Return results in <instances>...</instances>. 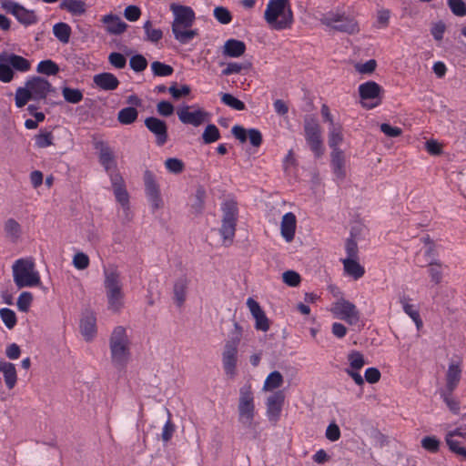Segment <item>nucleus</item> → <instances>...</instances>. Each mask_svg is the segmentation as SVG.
I'll return each mask as SVG.
<instances>
[{
    "instance_id": "1",
    "label": "nucleus",
    "mask_w": 466,
    "mask_h": 466,
    "mask_svg": "<svg viewBox=\"0 0 466 466\" xmlns=\"http://www.w3.org/2000/svg\"><path fill=\"white\" fill-rule=\"evenodd\" d=\"M170 10L174 15L171 27L176 40L186 45L198 35L197 29H191L196 19L191 7L173 3L170 5Z\"/></svg>"
},
{
    "instance_id": "2",
    "label": "nucleus",
    "mask_w": 466,
    "mask_h": 466,
    "mask_svg": "<svg viewBox=\"0 0 466 466\" xmlns=\"http://www.w3.org/2000/svg\"><path fill=\"white\" fill-rule=\"evenodd\" d=\"M131 339L127 329L123 326L114 328L109 337V350L112 364L117 369H123L130 360Z\"/></svg>"
},
{
    "instance_id": "3",
    "label": "nucleus",
    "mask_w": 466,
    "mask_h": 466,
    "mask_svg": "<svg viewBox=\"0 0 466 466\" xmlns=\"http://www.w3.org/2000/svg\"><path fill=\"white\" fill-rule=\"evenodd\" d=\"M264 18L271 29L290 28L293 24V12L289 0H269L264 13Z\"/></svg>"
},
{
    "instance_id": "4",
    "label": "nucleus",
    "mask_w": 466,
    "mask_h": 466,
    "mask_svg": "<svg viewBox=\"0 0 466 466\" xmlns=\"http://www.w3.org/2000/svg\"><path fill=\"white\" fill-rule=\"evenodd\" d=\"M104 276L107 308L113 312H119L124 306V292L120 273L116 266H109L104 268Z\"/></svg>"
},
{
    "instance_id": "5",
    "label": "nucleus",
    "mask_w": 466,
    "mask_h": 466,
    "mask_svg": "<svg viewBox=\"0 0 466 466\" xmlns=\"http://www.w3.org/2000/svg\"><path fill=\"white\" fill-rule=\"evenodd\" d=\"M13 279L18 289L41 284L39 272L32 258H19L12 266Z\"/></svg>"
},
{
    "instance_id": "6",
    "label": "nucleus",
    "mask_w": 466,
    "mask_h": 466,
    "mask_svg": "<svg viewBox=\"0 0 466 466\" xmlns=\"http://www.w3.org/2000/svg\"><path fill=\"white\" fill-rule=\"evenodd\" d=\"M243 329L238 323L234 322V329L230 333L229 339L226 341L222 352V363L226 375L233 379L237 374L238 348L242 339Z\"/></svg>"
},
{
    "instance_id": "7",
    "label": "nucleus",
    "mask_w": 466,
    "mask_h": 466,
    "mask_svg": "<svg viewBox=\"0 0 466 466\" xmlns=\"http://www.w3.org/2000/svg\"><path fill=\"white\" fill-rule=\"evenodd\" d=\"M222 218L219 234L223 239V245L228 247L233 243L237 221L238 218V204L234 200H227L221 205Z\"/></svg>"
},
{
    "instance_id": "8",
    "label": "nucleus",
    "mask_w": 466,
    "mask_h": 466,
    "mask_svg": "<svg viewBox=\"0 0 466 466\" xmlns=\"http://www.w3.org/2000/svg\"><path fill=\"white\" fill-rule=\"evenodd\" d=\"M238 421L247 429L255 430L257 423L255 418L254 394L250 385H244L239 390L238 405Z\"/></svg>"
},
{
    "instance_id": "9",
    "label": "nucleus",
    "mask_w": 466,
    "mask_h": 466,
    "mask_svg": "<svg viewBox=\"0 0 466 466\" xmlns=\"http://www.w3.org/2000/svg\"><path fill=\"white\" fill-rule=\"evenodd\" d=\"M305 137L310 149L316 157L323 154V143L321 139L320 127L314 118H306L304 124Z\"/></svg>"
},
{
    "instance_id": "10",
    "label": "nucleus",
    "mask_w": 466,
    "mask_h": 466,
    "mask_svg": "<svg viewBox=\"0 0 466 466\" xmlns=\"http://www.w3.org/2000/svg\"><path fill=\"white\" fill-rule=\"evenodd\" d=\"M331 311L350 325H355L360 321V312L356 306L344 299H339L333 303Z\"/></svg>"
},
{
    "instance_id": "11",
    "label": "nucleus",
    "mask_w": 466,
    "mask_h": 466,
    "mask_svg": "<svg viewBox=\"0 0 466 466\" xmlns=\"http://www.w3.org/2000/svg\"><path fill=\"white\" fill-rule=\"evenodd\" d=\"M110 180L116 201L122 206L127 217L129 213V194L127 191L123 177L118 173H111Z\"/></svg>"
},
{
    "instance_id": "12",
    "label": "nucleus",
    "mask_w": 466,
    "mask_h": 466,
    "mask_svg": "<svg viewBox=\"0 0 466 466\" xmlns=\"http://www.w3.org/2000/svg\"><path fill=\"white\" fill-rule=\"evenodd\" d=\"M445 441L451 452L466 460V432L460 429L449 431Z\"/></svg>"
},
{
    "instance_id": "13",
    "label": "nucleus",
    "mask_w": 466,
    "mask_h": 466,
    "mask_svg": "<svg viewBox=\"0 0 466 466\" xmlns=\"http://www.w3.org/2000/svg\"><path fill=\"white\" fill-rule=\"evenodd\" d=\"M25 84L33 96V100L46 99L49 93L55 92L51 83L41 76H34Z\"/></svg>"
},
{
    "instance_id": "14",
    "label": "nucleus",
    "mask_w": 466,
    "mask_h": 466,
    "mask_svg": "<svg viewBox=\"0 0 466 466\" xmlns=\"http://www.w3.org/2000/svg\"><path fill=\"white\" fill-rule=\"evenodd\" d=\"M462 377V360H451L445 372V386L442 390H455Z\"/></svg>"
},
{
    "instance_id": "15",
    "label": "nucleus",
    "mask_w": 466,
    "mask_h": 466,
    "mask_svg": "<svg viewBox=\"0 0 466 466\" xmlns=\"http://www.w3.org/2000/svg\"><path fill=\"white\" fill-rule=\"evenodd\" d=\"M144 183L146 194L154 209H158L162 207V199L160 197L159 186L156 181L154 174L146 170L144 173Z\"/></svg>"
},
{
    "instance_id": "16",
    "label": "nucleus",
    "mask_w": 466,
    "mask_h": 466,
    "mask_svg": "<svg viewBox=\"0 0 466 466\" xmlns=\"http://www.w3.org/2000/svg\"><path fill=\"white\" fill-rule=\"evenodd\" d=\"M95 148L99 153V162L105 167L108 175L116 173V162L111 147L105 141L98 140L94 143Z\"/></svg>"
},
{
    "instance_id": "17",
    "label": "nucleus",
    "mask_w": 466,
    "mask_h": 466,
    "mask_svg": "<svg viewBox=\"0 0 466 466\" xmlns=\"http://www.w3.org/2000/svg\"><path fill=\"white\" fill-rule=\"evenodd\" d=\"M145 126L156 136V142L158 146H163L167 143L168 138L167 126L164 120L149 116L145 119Z\"/></svg>"
},
{
    "instance_id": "18",
    "label": "nucleus",
    "mask_w": 466,
    "mask_h": 466,
    "mask_svg": "<svg viewBox=\"0 0 466 466\" xmlns=\"http://www.w3.org/2000/svg\"><path fill=\"white\" fill-rule=\"evenodd\" d=\"M191 106H184L178 108L177 114L178 116L179 120L183 124L193 125L194 127H198L206 121V117L208 113L202 109H197L195 111H189Z\"/></svg>"
},
{
    "instance_id": "19",
    "label": "nucleus",
    "mask_w": 466,
    "mask_h": 466,
    "mask_svg": "<svg viewBox=\"0 0 466 466\" xmlns=\"http://www.w3.org/2000/svg\"><path fill=\"white\" fill-rule=\"evenodd\" d=\"M247 306L255 319V328L258 330L268 331L269 329V319L266 316L260 305L252 298L247 300Z\"/></svg>"
},
{
    "instance_id": "20",
    "label": "nucleus",
    "mask_w": 466,
    "mask_h": 466,
    "mask_svg": "<svg viewBox=\"0 0 466 466\" xmlns=\"http://www.w3.org/2000/svg\"><path fill=\"white\" fill-rule=\"evenodd\" d=\"M284 402V395L278 391L267 400V414L269 420L276 423L279 418L281 407Z\"/></svg>"
},
{
    "instance_id": "21",
    "label": "nucleus",
    "mask_w": 466,
    "mask_h": 466,
    "mask_svg": "<svg viewBox=\"0 0 466 466\" xmlns=\"http://www.w3.org/2000/svg\"><path fill=\"white\" fill-rule=\"evenodd\" d=\"M93 82L98 88L105 91H113L119 86V80L117 77L108 72L95 75Z\"/></svg>"
},
{
    "instance_id": "22",
    "label": "nucleus",
    "mask_w": 466,
    "mask_h": 466,
    "mask_svg": "<svg viewBox=\"0 0 466 466\" xmlns=\"http://www.w3.org/2000/svg\"><path fill=\"white\" fill-rule=\"evenodd\" d=\"M297 227L296 216L292 212L286 213L281 219L280 230L281 236L287 242L293 240Z\"/></svg>"
},
{
    "instance_id": "23",
    "label": "nucleus",
    "mask_w": 466,
    "mask_h": 466,
    "mask_svg": "<svg viewBox=\"0 0 466 466\" xmlns=\"http://www.w3.org/2000/svg\"><path fill=\"white\" fill-rule=\"evenodd\" d=\"M331 166L333 173L338 179H344L346 177L345 156L341 149H335L331 152Z\"/></svg>"
},
{
    "instance_id": "24",
    "label": "nucleus",
    "mask_w": 466,
    "mask_h": 466,
    "mask_svg": "<svg viewBox=\"0 0 466 466\" xmlns=\"http://www.w3.org/2000/svg\"><path fill=\"white\" fill-rule=\"evenodd\" d=\"M382 91L381 86L374 81H368L359 86L360 96L363 100L380 98Z\"/></svg>"
},
{
    "instance_id": "25",
    "label": "nucleus",
    "mask_w": 466,
    "mask_h": 466,
    "mask_svg": "<svg viewBox=\"0 0 466 466\" xmlns=\"http://www.w3.org/2000/svg\"><path fill=\"white\" fill-rule=\"evenodd\" d=\"M80 330L86 340L92 339L96 333V319L92 312H87L81 319Z\"/></svg>"
},
{
    "instance_id": "26",
    "label": "nucleus",
    "mask_w": 466,
    "mask_h": 466,
    "mask_svg": "<svg viewBox=\"0 0 466 466\" xmlns=\"http://www.w3.org/2000/svg\"><path fill=\"white\" fill-rule=\"evenodd\" d=\"M5 58V62L9 63L11 68L20 72H27L31 68V63L25 57L8 52H2Z\"/></svg>"
},
{
    "instance_id": "27",
    "label": "nucleus",
    "mask_w": 466,
    "mask_h": 466,
    "mask_svg": "<svg viewBox=\"0 0 466 466\" xmlns=\"http://www.w3.org/2000/svg\"><path fill=\"white\" fill-rule=\"evenodd\" d=\"M102 22L106 25V31L113 35L122 34L127 26V25L123 22L119 16L114 15H106L103 16Z\"/></svg>"
},
{
    "instance_id": "28",
    "label": "nucleus",
    "mask_w": 466,
    "mask_h": 466,
    "mask_svg": "<svg viewBox=\"0 0 466 466\" xmlns=\"http://www.w3.org/2000/svg\"><path fill=\"white\" fill-rule=\"evenodd\" d=\"M188 283V279L186 276H182L178 278L174 284V300L178 307H181L186 300Z\"/></svg>"
},
{
    "instance_id": "29",
    "label": "nucleus",
    "mask_w": 466,
    "mask_h": 466,
    "mask_svg": "<svg viewBox=\"0 0 466 466\" xmlns=\"http://www.w3.org/2000/svg\"><path fill=\"white\" fill-rule=\"evenodd\" d=\"M246 51V45L244 42L236 40V39H229L225 42L224 44V50L223 53L225 56L229 57H239L242 56Z\"/></svg>"
},
{
    "instance_id": "30",
    "label": "nucleus",
    "mask_w": 466,
    "mask_h": 466,
    "mask_svg": "<svg viewBox=\"0 0 466 466\" xmlns=\"http://www.w3.org/2000/svg\"><path fill=\"white\" fill-rule=\"evenodd\" d=\"M455 390H440V396L443 402L446 404L449 410L455 415H458L461 411V401L453 394Z\"/></svg>"
},
{
    "instance_id": "31",
    "label": "nucleus",
    "mask_w": 466,
    "mask_h": 466,
    "mask_svg": "<svg viewBox=\"0 0 466 466\" xmlns=\"http://www.w3.org/2000/svg\"><path fill=\"white\" fill-rule=\"evenodd\" d=\"M345 274L359 279L365 274V268L359 263V259H341Z\"/></svg>"
},
{
    "instance_id": "32",
    "label": "nucleus",
    "mask_w": 466,
    "mask_h": 466,
    "mask_svg": "<svg viewBox=\"0 0 466 466\" xmlns=\"http://www.w3.org/2000/svg\"><path fill=\"white\" fill-rule=\"evenodd\" d=\"M0 370L4 374L5 385L9 390H12L17 380L15 365L11 362L0 361Z\"/></svg>"
},
{
    "instance_id": "33",
    "label": "nucleus",
    "mask_w": 466,
    "mask_h": 466,
    "mask_svg": "<svg viewBox=\"0 0 466 466\" xmlns=\"http://www.w3.org/2000/svg\"><path fill=\"white\" fill-rule=\"evenodd\" d=\"M4 230L6 238L12 242H16L22 234L21 225L14 218H8L5 222Z\"/></svg>"
},
{
    "instance_id": "34",
    "label": "nucleus",
    "mask_w": 466,
    "mask_h": 466,
    "mask_svg": "<svg viewBox=\"0 0 466 466\" xmlns=\"http://www.w3.org/2000/svg\"><path fill=\"white\" fill-rule=\"evenodd\" d=\"M446 267L439 259H431L428 264V273L431 278V281L438 285L442 281V268Z\"/></svg>"
},
{
    "instance_id": "35",
    "label": "nucleus",
    "mask_w": 466,
    "mask_h": 466,
    "mask_svg": "<svg viewBox=\"0 0 466 466\" xmlns=\"http://www.w3.org/2000/svg\"><path fill=\"white\" fill-rule=\"evenodd\" d=\"M343 141L342 127L340 124H332L329 129V146L332 150L339 149V145Z\"/></svg>"
},
{
    "instance_id": "36",
    "label": "nucleus",
    "mask_w": 466,
    "mask_h": 466,
    "mask_svg": "<svg viewBox=\"0 0 466 466\" xmlns=\"http://www.w3.org/2000/svg\"><path fill=\"white\" fill-rule=\"evenodd\" d=\"M60 8L75 15H80L86 12V4L82 0H63Z\"/></svg>"
},
{
    "instance_id": "37",
    "label": "nucleus",
    "mask_w": 466,
    "mask_h": 466,
    "mask_svg": "<svg viewBox=\"0 0 466 466\" xmlns=\"http://www.w3.org/2000/svg\"><path fill=\"white\" fill-rule=\"evenodd\" d=\"M333 28L348 34H354L359 31V25L356 20L346 15L343 16L339 23L334 25Z\"/></svg>"
},
{
    "instance_id": "38",
    "label": "nucleus",
    "mask_w": 466,
    "mask_h": 466,
    "mask_svg": "<svg viewBox=\"0 0 466 466\" xmlns=\"http://www.w3.org/2000/svg\"><path fill=\"white\" fill-rule=\"evenodd\" d=\"M14 15L17 18V20L24 24V25H32L35 24L37 21V17L34 11H30L23 7L22 5H19L17 10H15V13Z\"/></svg>"
},
{
    "instance_id": "39",
    "label": "nucleus",
    "mask_w": 466,
    "mask_h": 466,
    "mask_svg": "<svg viewBox=\"0 0 466 466\" xmlns=\"http://www.w3.org/2000/svg\"><path fill=\"white\" fill-rule=\"evenodd\" d=\"M137 110L133 106H128L118 112L117 120L123 125H130L137 120Z\"/></svg>"
},
{
    "instance_id": "40",
    "label": "nucleus",
    "mask_w": 466,
    "mask_h": 466,
    "mask_svg": "<svg viewBox=\"0 0 466 466\" xmlns=\"http://www.w3.org/2000/svg\"><path fill=\"white\" fill-rule=\"evenodd\" d=\"M53 33L59 41L67 44L71 35V27L66 23H58L54 25Z\"/></svg>"
},
{
    "instance_id": "41",
    "label": "nucleus",
    "mask_w": 466,
    "mask_h": 466,
    "mask_svg": "<svg viewBox=\"0 0 466 466\" xmlns=\"http://www.w3.org/2000/svg\"><path fill=\"white\" fill-rule=\"evenodd\" d=\"M62 95L65 100L71 104H77L83 99V93L80 89L77 88L64 86L62 88Z\"/></svg>"
},
{
    "instance_id": "42",
    "label": "nucleus",
    "mask_w": 466,
    "mask_h": 466,
    "mask_svg": "<svg viewBox=\"0 0 466 466\" xmlns=\"http://www.w3.org/2000/svg\"><path fill=\"white\" fill-rule=\"evenodd\" d=\"M348 361L350 363V369L352 370H359L365 365L364 356L358 350H352L348 354Z\"/></svg>"
},
{
    "instance_id": "43",
    "label": "nucleus",
    "mask_w": 466,
    "mask_h": 466,
    "mask_svg": "<svg viewBox=\"0 0 466 466\" xmlns=\"http://www.w3.org/2000/svg\"><path fill=\"white\" fill-rule=\"evenodd\" d=\"M36 71L39 74L55 76L59 72V66L54 61L47 59L38 64Z\"/></svg>"
},
{
    "instance_id": "44",
    "label": "nucleus",
    "mask_w": 466,
    "mask_h": 466,
    "mask_svg": "<svg viewBox=\"0 0 466 466\" xmlns=\"http://www.w3.org/2000/svg\"><path fill=\"white\" fill-rule=\"evenodd\" d=\"M283 383V377L279 371L271 372L264 382L265 390H272L279 388Z\"/></svg>"
},
{
    "instance_id": "45",
    "label": "nucleus",
    "mask_w": 466,
    "mask_h": 466,
    "mask_svg": "<svg viewBox=\"0 0 466 466\" xmlns=\"http://www.w3.org/2000/svg\"><path fill=\"white\" fill-rule=\"evenodd\" d=\"M146 33V39L147 41L157 43L163 37V32L161 29L153 28L152 22L147 20L143 26Z\"/></svg>"
},
{
    "instance_id": "46",
    "label": "nucleus",
    "mask_w": 466,
    "mask_h": 466,
    "mask_svg": "<svg viewBox=\"0 0 466 466\" xmlns=\"http://www.w3.org/2000/svg\"><path fill=\"white\" fill-rule=\"evenodd\" d=\"M5 56L0 53V81L9 83L14 78V71L9 63L5 62Z\"/></svg>"
},
{
    "instance_id": "47",
    "label": "nucleus",
    "mask_w": 466,
    "mask_h": 466,
    "mask_svg": "<svg viewBox=\"0 0 466 466\" xmlns=\"http://www.w3.org/2000/svg\"><path fill=\"white\" fill-rule=\"evenodd\" d=\"M202 138L205 144H211L218 141L220 138L218 128L213 124L208 125L202 134Z\"/></svg>"
},
{
    "instance_id": "48",
    "label": "nucleus",
    "mask_w": 466,
    "mask_h": 466,
    "mask_svg": "<svg viewBox=\"0 0 466 466\" xmlns=\"http://www.w3.org/2000/svg\"><path fill=\"white\" fill-rule=\"evenodd\" d=\"M30 99H33V96L26 85L25 87H18L16 89L15 105L17 107H23Z\"/></svg>"
},
{
    "instance_id": "49",
    "label": "nucleus",
    "mask_w": 466,
    "mask_h": 466,
    "mask_svg": "<svg viewBox=\"0 0 466 466\" xmlns=\"http://www.w3.org/2000/svg\"><path fill=\"white\" fill-rule=\"evenodd\" d=\"M151 69L157 76H167L173 74L174 69L171 66L166 65L159 61H155L151 64Z\"/></svg>"
},
{
    "instance_id": "50",
    "label": "nucleus",
    "mask_w": 466,
    "mask_h": 466,
    "mask_svg": "<svg viewBox=\"0 0 466 466\" xmlns=\"http://www.w3.org/2000/svg\"><path fill=\"white\" fill-rule=\"evenodd\" d=\"M221 101L225 105H227L228 106H229L235 110L242 111V110H245V108H246V106L242 101H240L239 99L236 98L235 96H233L230 94H228V93L222 94Z\"/></svg>"
},
{
    "instance_id": "51",
    "label": "nucleus",
    "mask_w": 466,
    "mask_h": 466,
    "mask_svg": "<svg viewBox=\"0 0 466 466\" xmlns=\"http://www.w3.org/2000/svg\"><path fill=\"white\" fill-rule=\"evenodd\" d=\"M33 301V295L31 292L24 291L17 299V308L22 312H27Z\"/></svg>"
},
{
    "instance_id": "52",
    "label": "nucleus",
    "mask_w": 466,
    "mask_h": 466,
    "mask_svg": "<svg viewBox=\"0 0 466 466\" xmlns=\"http://www.w3.org/2000/svg\"><path fill=\"white\" fill-rule=\"evenodd\" d=\"M251 67L250 63H228L227 67L223 69L222 74L224 76H229L232 74H238L242 70H248Z\"/></svg>"
},
{
    "instance_id": "53",
    "label": "nucleus",
    "mask_w": 466,
    "mask_h": 466,
    "mask_svg": "<svg viewBox=\"0 0 466 466\" xmlns=\"http://www.w3.org/2000/svg\"><path fill=\"white\" fill-rule=\"evenodd\" d=\"M410 300L411 299L404 294L400 295V297H399V301L402 305L404 312L408 316H410L411 319H413V318L417 317V315L419 314V311L415 308L414 305H411L410 303Z\"/></svg>"
},
{
    "instance_id": "54",
    "label": "nucleus",
    "mask_w": 466,
    "mask_h": 466,
    "mask_svg": "<svg viewBox=\"0 0 466 466\" xmlns=\"http://www.w3.org/2000/svg\"><path fill=\"white\" fill-rule=\"evenodd\" d=\"M0 317L8 329H13L16 324L15 313L10 309H0Z\"/></svg>"
},
{
    "instance_id": "55",
    "label": "nucleus",
    "mask_w": 466,
    "mask_h": 466,
    "mask_svg": "<svg viewBox=\"0 0 466 466\" xmlns=\"http://www.w3.org/2000/svg\"><path fill=\"white\" fill-rule=\"evenodd\" d=\"M35 145L39 148H45L53 145V135L51 132H40L35 137Z\"/></svg>"
},
{
    "instance_id": "56",
    "label": "nucleus",
    "mask_w": 466,
    "mask_h": 466,
    "mask_svg": "<svg viewBox=\"0 0 466 466\" xmlns=\"http://www.w3.org/2000/svg\"><path fill=\"white\" fill-rule=\"evenodd\" d=\"M165 167L169 172L174 174H180L185 168L184 163L176 157L167 158L165 161Z\"/></svg>"
},
{
    "instance_id": "57",
    "label": "nucleus",
    "mask_w": 466,
    "mask_h": 466,
    "mask_svg": "<svg viewBox=\"0 0 466 466\" xmlns=\"http://www.w3.org/2000/svg\"><path fill=\"white\" fill-rule=\"evenodd\" d=\"M167 414H168V419H167V422L165 423L163 430H162V433H161V439L164 442H168L171 440V438L176 431V426L171 420V414H170L169 410H167Z\"/></svg>"
},
{
    "instance_id": "58",
    "label": "nucleus",
    "mask_w": 466,
    "mask_h": 466,
    "mask_svg": "<svg viewBox=\"0 0 466 466\" xmlns=\"http://www.w3.org/2000/svg\"><path fill=\"white\" fill-rule=\"evenodd\" d=\"M129 65L135 72H142L147 66V60L142 55H135L130 58Z\"/></svg>"
},
{
    "instance_id": "59",
    "label": "nucleus",
    "mask_w": 466,
    "mask_h": 466,
    "mask_svg": "<svg viewBox=\"0 0 466 466\" xmlns=\"http://www.w3.org/2000/svg\"><path fill=\"white\" fill-rule=\"evenodd\" d=\"M345 250L347 258L344 259H359V248L357 242L353 238H348L345 243Z\"/></svg>"
},
{
    "instance_id": "60",
    "label": "nucleus",
    "mask_w": 466,
    "mask_h": 466,
    "mask_svg": "<svg viewBox=\"0 0 466 466\" xmlns=\"http://www.w3.org/2000/svg\"><path fill=\"white\" fill-rule=\"evenodd\" d=\"M214 16L219 23L223 25L229 24L232 20L230 12L223 6H217L214 9Z\"/></svg>"
},
{
    "instance_id": "61",
    "label": "nucleus",
    "mask_w": 466,
    "mask_h": 466,
    "mask_svg": "<svg viewBox=\"0 0 466 466\" xmlns=\"http://www.w3.org/2000/svg\"><path fill=\"white\" fill-rule=\"evenodd\" d=\"M421 446L426 451L435 453L440 449V441L435 436H426L421 440Z\"/></svg>"
},
{
    "instance_id": "62",
    "label": "nucleus",
    "mask_w": 466,
    "mask_h": 466,
    "mask_svg": "<svg viewBox=\"0 0 466 466\" xmlns=\"http://www.w3.org/2000/svg\"><path fill=\"white\" fill-rule=\"evenodd\" d=\"M282 279L285 284L290 287H297L300 283V276L294 270H287L282 274Z\"/></svg>"
},
{
    "instance_id": "63",
    "label": "nucleus",
    "mask_w": 466,
    "mask_h": 466,
    "mask_svg": "<svg viewBox=\"0 0 466 466\" xmlns=\"http://www.w3.org/2000/svg\"><path fill=\"white\" fill-rule=\"evenodd\" d=\"M448 5L455 15H466V5L462 0H448Z\"/></svg>"
},
{
    "instance_id": "64",
    "label": "nucleus",
    "mask_w": 466,
    "mask_h": 466,
    "mask_svg": "<svg viewBox=\"0 0 466 466\" xmlns=\"http://www.w3.org/2000/svg\"><path fill=\"white\" fill-rule=\"evenodd\" d=\"M108 61L109 63L117 69H122L127 65V58L126 56L117 52H113L108 56Z\"/></svg>"
}]
</instances>
